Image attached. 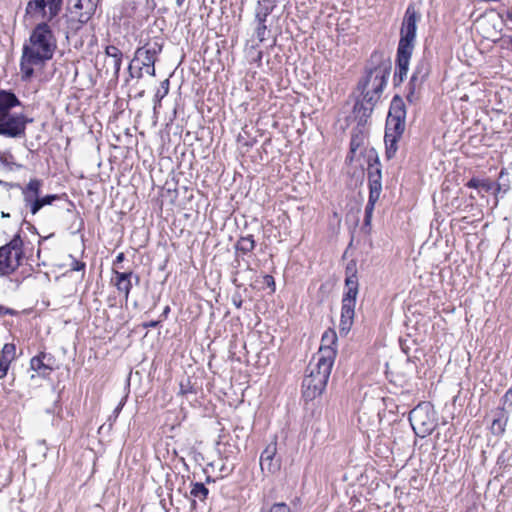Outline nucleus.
I'll return each mask as SVG.
<instances>
[{"label":"nucleus","mask_w":512,"mask_h":512,"mask_svg":"<svg viewBox=\"0 0 512 512\" xmlns=\"http://www.w3.org/2000/svg\"><path fill=\"white\" fill-rule=\"evenodd\" d=\"M56 49L53 34H30L29 41L23 46L20 60L21 78L28 81L34 74V66L50 60Z\"/></svg>","instance_id":"nucleus-1"},{"label":"nucleus","mask_w":512,"mask_h":512,"mask_svg":"<svg viewBox=\"0 0 512 512\" xmlns=\"http://www.w3.org/2000/svg\"><path fill=\"white\" fill-rule=\"evenodd\" d=\"M390 71V59L383 52H374L371 55L366 76L358 84L366 102H377L387 83Z\"/></svg>","instance_id":"nucleus-2"},{"label":"nucleus","mask_w":512,"mask_h":512,"mask_svg":"<svg viewBox=\"0 0 512 512\" xmlns=\"http://www.w3.org/2000/svg\"><path fill=\"white\" fill-rule=\"evenodd\" d=\"M329 357L330 355L326 359L313 357L309 362L302 382L303 397L306 400L315 399L325 390L333 367Z\"/></svg>","instance_id":"nucleus-3"},{"label":"nucleus","mask_w":512,"mask_h":512,"mask_svg":"<svg viewBox=\"0 0 512 512\" xmlns=\"http://www.w3.org/2000/svg\"><path fill=\"white\" fill-rule=\"evenodd\" d=\"M62 0H31L26 7V21L35 25L33 32H52L53 20L61 10Z\"/></svg>","instance_id":"nucleus-4"},{"label":"nucleus","mask_w":512,"mask_h":512,"mask_svg":"<svg viewBox=\"0 0 512 512\" xmlns=\"http://www.w3.org/2000/svg\"><path fill=\"white\" fill-rule=\"evenodd\" d=\"M406 110L405 104L399 96H395L390 104L386 119L385 143L388 157L397 149L396 143L405 130Z\"/></svg>","instance_id":"nucleus-5"},{"label":"nucleus","mask_w":512,"mask_h":512,"mask_svg":"<svg viewBox=\"0 0 512 512\" xmlns=\"http://www.w3.org/2000/svg\"><path fill=\"white\" fill-rule=\"evenodd\" d=\"M345 289L346 290L342 298L339 324V331L341 335L348 334L354 321L356 299L359 291V282L356 271H352L350 274L347 272L345 278Z\"/></svg>","instance_id":"nucleus-6"},{"label":"nucleus","mask_w":512,"mask_h":512,"mask_svg":"<svg viewBox=\"0 0 512 512\" xmlns=\"http://www.w3.org/2000/svg\"><path fill=\"white\" fill-rule=\"evenodd\" d=\"M409 421L415 434L420 438L430 435L437 426V417L430 402H421L409 413Z\"/></svg>","instance_id":"nucleus-7"},{"label":"nucleus","mask_w":512,"mask_h":512,"mask_svg":"<svg viewBox=\"0 0 512 512\" xmlns=\"http://www.w3.org/2000/svg\"><path fill=\"white\" fill-rule=\"evenodd\" d=\"M23 259V241L15 235L9 243L0 247V276L10 277L14 274Z\"/></svg>","instance_id":"nucleus-8"},{"label":"nucleus","mask_w":512,"mask_h":512,"mask_svg":"<svg viewBox=\"0 0 512 512\" xmlns=\"http://www.w3.org/2000/svg\"><path fill=\"white\" fill-rule=\"evenodd\" d=\"M99 0H75L67 14L68 29L77 32L95 13Z\"/></svg>","instance_id":"nucleus-9"},{"label":"nucleus","mask_w":512,"mask_h":512,"mask_svg":"<svg viewBox=\"0 0 512 512\" xmlns=\"http://www.w3.org/2000/svg\"><path fill=\"white\" fill-rule=\"evenodd\" d=\"M0 185L20 189L23 196L24 206L29 209L32 215H36L39 212L38 200L41 194V188L43 186L42 180L37 178L30 179V181L24 187H22L20 184H13L0 180Z\"/></svg>","instance_id":"nucleus-10"},{"label":"nucleus","mask_w":512,"mask_h":512,"mask_svg":"<svg viewBox=\"0 0 512 512\" xmlns=\"http://www.w3.org/2000/svg\"><path fill=\"white\" fill-rule=\"evenodd\" d=\"M28 120L23 114H4L0 116V135L8 138L25 136Z\"/></svg>","instance_id":"nucleus-11"},{"label":"nucleus","mask_w":512,"mask_h":512,"mask_svg":"<svg viewBox=\"0 0 512 512\" xmlns=\"http://www.w3.org/2000/svg\"><path fill=\"white\" fill-rule=\"evenodd\" d=\"M336 343H337V334L335 330L328 329L326 330L321 338V346L319 348V351L316 355L313 357L319 359V358H325L326 356L330 355V362L331 364H334L335 357L337 354L336 350Z\"/></svg>","instance_id":"nucleus-12"},{"label":"nucleus","mask_w":512,"mask_h":512,"mask_svg":"<svg viewBox=\"0 0 512 512\" xmlns=\"http://www.w3.org/2000/svg\"><path fill=\"white\" fill-rule=\"evenodd\" d=\"M277 452V443L271 442L263 450L260 456V467L261 470L267 471L268 473H275L279 470L280 464L274 461V457Z\"/></svg>","instance_id":"nucleus-13"},{"label":"nucleus","mask_w":512,"mask_h":512,"mask_svg":"<svg viewBox=\"0 0 512 512\" xmlns=\"http://www.w3.org/2000/svg\"><path fill=\"white\" fill-rule=\"evenodd\" d=\"M369 192L379 193L382 191V172L381 164L378 158L370 162L367 169Z\"/></svg>","instance_id":"nucleus-14"},{"label":"nucleus","mask_w":512,"mask_h":512,"mask_svg":"<svg viewBox=\"0 0 512 512\" xmlns=\"http://www.w3.org/2000/svg\"><path fill=\"white\" fill-rule=\"evenodd\" d=\"M133 63H137L138 65L145 68L146 73L151 76L155 75V61L156 55H153L148 48L140 47L135 52V57L132 60Z\"/></svg>","instance_id":"nucleus-15"},{"label":"nucleus","mask_w":512,"mask_h":512,"mask_svg":"<svg viewBox=\"0 0 512 512\" xmlns=\"http://www.w3.org/2000/svg\"><path fill=\"white\" fill-rule=\"evenodd\" d=\"M115 275V285L119 292L124 293L125 298L128 299L130 290L132 288V279L135 280V283H139V276L133 274V272H118L114 271Z\"/></svg>","instance_id":"nucleus-16"},{"label":"nucleus","mask_w":512,"mask_h":512,"mask_svg":"<svg viewBox=\"0 0 512 512\" xmlns=\"http://www.w3.org/2000/svg\"><path fill=\"white\" fill-rule=\"evenodd\" d=\"M272 5H262L260 2L258 3V7L256 9V31L264 32L265 30H272L273 27L271 25L272 17L270 12L272 10Z\"/></svg>","instance_id":"nucleus-17"},{"label":"nucleus","mask_w":512,"mask_h":512,"mask_svg":"<svg viewBox=\"0 0 512 512\" xmlns=\"http://www.w3.org/2000/svg\"><path fill=\"white\" fill-rule=\"evenodd\" d=\"M415 36L416 34L402 35L398 44L397 60L410 62V58L415 47Z\"/></svg>","instance_id":"nucleus-18"},{"label":"nucleus","mask_w":512,"mask_h":512,"mask_svg":"<svg viewBox=\"0 0 512 512\" xmlns=\"http://www.w3.org/2000/svg\"><path fill=\"white\" fill-rule=\"evenodd\" d=\"M509 420V413L504 407H498L494 411V419L492 421L490 430L492 434L500 436L504 434Z\"/></svg>","instance_id":"nucleus-19"},{"label":"nucleus","mask_w":512,"mask_h":512,"mask_svg":"<svg viewBox=\"0 0 512 512\" xmlns=\"http://www.w3.org/2000/svg\"><path fill=\"white\" fill-rule=\"evenodd\" d=\"M420 18V13L413 4H410L405 12L401 32H416L417 22Z\"/></svg>","instance_id":"nucleus-20"},{"label":"nucleus","mask_w":512,"mask_h":512,"mask_svg":"<svg viewBox=\"0 0 512 512\" xmlns=\"http://www.w3.org/2000/svg\"><path fill=\"white\" fill-rule=\"evenodd\" d=\"M376 102H366L364 98L362 101H357L354 105L353 114L355 119L358 121V124L362 125L367 122V119L370 117L374 104Z\"/></svg>","instance_id":"nucleus-21"},{"label":"nucleus","mask_w":512,"mask_h":512,"mask_svg":"<svg viewBox=\"0 0 512 512\" xmlns=\"http://www.w3.org/2000/svg\"><path fill=\"white\" fill-rule=\"evenodd\" d=\"M105 54L110 59L109 65L112 69V75L118 78L122 64V52L116 46L109 45L105 49Z\"/></svg>","instance_id":"nucleus-22"},{"label":"nucleus","mask_w":512,"mask_h":512,"mask_svg":"<svg viewBox=\"0 0 512 512\" xmlns=\"http://www.w3.org/2000/svg\"><path fill=\"white\" fill-rule=\"evenodd\" d=\"M18 105H20V101L14 93L6 90L0 91V116L11 114L10 110Z\"/></svg>","instance_id":"nucleus-23"},{"label":"nucleus","mask_w":512,"mask_h":512,"mask_svg":"<svg viewBox=\"0 0 512 512\" xmlns=\"http://www.w3.org/2000/svg\"><path fill=\"white\" fill-rule=\"evenodd\" d=\"M46 357L45 353H40L37 356H34L30 360V368L36 372L41 377H47L50 375L52 368L44 363V359Z\"/></svg>","instance_id":"nucleus-24"},{"label":"nucleus","mask_w":512,"mask_h":512,"mask_svg":"<svg viewBox=\"0 0 512 512\" xmlns=\"http://www.w3.org/2000/svg\"><path fill=\"white\" fill-rule=\"evenodd\" d=\"M256 242L252 235L241 236L235 244V249L242 254L250 253L254 250Z\"/></svg>","instance_id":"nucleus-25"},{"label":"nucleus","mask_w":512,"mask_h":512,"mask_svg":"<svg viewBox=\"0 0 512 512\" xmlns=\"http://www.w3.org/2000/svg\"><path fill=\"white\" fill-rule=\"evenodd\" d=\"M13 155L10 152L0 151V173L12 171L16 165L13 161Z\"/></svg>","instance_id":"nucleus-26"},{"label":"nucleus","mask_w":512,"mask_h":512,"mask_svg":"<svg viewBox=\"0 0 512 512\" xmlns=\"http://www.w3.org/2000/svg\"><path fill=\"white\" fill-rule=\"evenodd\" d=\"M209 490L205 487L203 483H193L192 488L190 490L191 496L194 498H198L200 501H204L208 496Z\"/></svg>","instance_id":"nucleus-27"},{"label":"nucleus","mask_w":512,"mask_h":512,"mask_svg":"<svg viewBox=\"0 0 512 512\" xmlns=\"http://www.w3.org/2000/svg\"><path fill=\"white\" fill-rule=\"evenodd\" d=\"M396 61H397V70L394 75V81L398 80L399 82H402L403 79L407 75L409 62L404 61V60H402V61L396 60Z\"/></svg>","instance_id":"nucleus-28"},{"label":"nucleus","mask_w":512,"mask_h":512,"mask_svg":"<svg viewBox=\"0 0 512 512\" xmlns=\"http://www.w3.org/2000/svg\"><path fill=\"white\" fill-rule=\"evenodd\" d=\"M0 356L13 361L16 357V346L13 343H6L0 351Z\"/></svg>","instance_id":"nucleus-29"},{"label":"nucleus","mask_w":512,"mask_h":512,"mask_svg":"<svg viewBox=\"0 0 512 512\" xmlns=\"http://www.w3.org/2000/svg\"><path fill=\"white\" fill-rule=\"evenodd\" d=\"M163 46V40L160 37H156L153 42H149L146 45H144L145 48H148L149 51L156 55L161 52Z\"/></svg>","instance_id":"nucleus-30"},{"label":"nucleus","mask_w":512,"mask_h":512,"mask_svg":"<svg viewBox=\"0 0 512 512\" xmlns=\"http://www.w3.org/2000/svg\"><path fill=\"white\" fill-rule=\"evenodd\" d=\"M60 199V196L57 194H48L45 196L39 197L38 204H39V210L43 208L46 205H51L54 201Z\"/></svg>","instance_id":"nucleus-31"},{"label":"nucleus","mask_w":512,"mask_h":512,"mask_svg":"<svg viewBox=\"0 0 512 512\" xmlns=\"http://www.w3.org/2000/svg\"><path fill=\"white\" fill-rule=\"evenodd\" d=\"M379 193L369 192V198L365 207V214H373L375 203L379 200Z\"/></svg>","instance_id":"nucleus-32"},{"label":"nucleus","mask_w":512,"mask_h":512,"mask_svg":"<svg viewBox=\"0 0 512 512\" xmlns=\"http://www.w3.org/2000/svg\"><path fill=\"white\" fill-rule=\"evenodd\" d=\"M143 69H145V68L138 65L137 63H133V61H132L128 67L130 77L137 78V79L141 78Z\"/></svg>","instance_id":"nucleus-33"},{"label":"nucleus","mask_w":512,"mask_h":512,"mask_svg":"<svg viewBox=\"0 0 512 512\" xmlns=\"http://www.w3.org/2000/svg\"><path fill=\"white\" fill-rule=\"evenodd\" d=\"M11 362V360L0 356V379L7 375Z\"/></svg>","instance_id":"nucleus-34"},{"label":"nucleus","mask_w":512,"mask_h":512,"mask_svg":"<svg viewBox=\"0 0 512 512\" xmlns=\"http://www.w3.org/2000/svg\"><path fill=\"white\" fill-rule=\"evenodd\" d=\"M269 512H291L290 507L286 503H275Z\"/></svg>","instance_id":"nucleus-35"},{"label":"nucleus","mask_w":512,"mask_h":512,"mask_svg":"<svg viewBox=\"0 0 512 512\" xmlns=\"http://www.w3.org/2000/svg\"><path fill=\"white\" fill-rule=\"evenodd\" d=\"M509 190V185L504 182L495 183V191L494 194L497 195L499 193H506Z\"/></svg>","instance_id":"nucleus-36"},{"label":"nucleus","mask_w":512,"mask_h":512,"mask_svg":"<svg viewBox=\"0 0 512 512\" xmlns=\"http://www.w3.org/2000/svg\"><path fill=\"white\" fill-rule=\"evenodd\" d=\"M24 277H16L14 279L9 278V285L8 287L12 290H16L19 288L20 284L22 283Z\"/></svg>","instance_id":"nucleus-37"},{"label":"nucleus","mask_w":512,"mask_h":512,"mask_svg":"<svg viewBox=\"0 0 512 512\" xmlns=\"http://www.w3.org/2000/svg\"><path fill=\"white\" fill-rule=\"evenodd\" d=\"M481 188L486 192L495 191V183L489 180H482Z\"/></svg>","instance_id":"nucleus-38"},{"label":"nucleus","mask_w":512,"mask_h":512,"mask_svg":"<svg viewBox=\"0 0 512 512\" xmlns=\"http://www.w3.org/2000/svg\"><path fill=\"white\" fill-rule=\"evenodd\" d=\"M85 263L82 262V261H78V260H73L72 264H71V270L73 271H83L85 270Z\"/></svg>","instance_id":"nucleus-39"},{"label":"nucleus","mask_w":512,"mask_h":512,"mask_svg":"<svg viewBox=\"0 0 512 512\" xmlns=\"http://www.w3.org/2000/svg\"><path fill=\"white\" fill-rule=\"evenodd\" d=\"M481 182L482 180L481 179H478V178H471L466 186L469 187V188H474V189H477V188H481Z\"/></svg>","instance_id":"nucleus-40"},{"label":"nucleus","mask_w":512,"mask_h":512,"mask_svg":"<svg viewBox=\"0 0 512 512\" xmlns=\"http://www.w3.org/2000/svg\"><path fill=\"white\" fill-rule=\"evenodd\" d=\"M359 145H360L359 137L357 135L353 136L351 139V142H350L351 152H355L357 150V148L359 147Z\"/></svg>","instance_id":"nucleus-41"},{"label":"nucleus","mask_w":512,"mask_h":512,"mask_svg":"<svg viewBox=\"0 0 512 512\" xmlns=\"http://www.w3.org/2000/svg\"><path fill=\"white\" fill-rule=\"evenodd\" d=\"M264 284H266L268 287H271L273 290L275 289V281L271 275L264 276Z\"/></svg>","instance_id":"nucleus-42"},{"label":"nucleus","mask_w":512,"mask_h":512,"mask_svg":"<svg viewBox=\"0 0 512 512\" xmlns=\"http://www.w3.org/2000/svg\"><path fill=\"white\" fill-rule=\"evenodd\" d=\"M503 401L504 403L510 402V404L512 405V389L506 391V393L503 396Z\"/></svg>","instance_id":"nucleus-43"},{"label":"nucleus","mask_w":512,"mask_h":512,"mask_svg":"<svg viewBox=\"0 0 512 512\" xmlns=\"http://www.w3.org/2000/svg\"><path fill=\"white\" fill-rule=\"evenodd\" d=\"M6 314H10V315H13L14 314V311L10 308H6V307H0V315H6Z\"/></svg>","instance_id":"nucleus-44"},{"label":"nucleus","mask_w":512,"mask_h":512,"mask_svg":"<svg viewBox=\"0 0 512 512\" xmlns=\"http://www.w3.org/2000/svg\"><path fill=\"white\" fill-rule=\"evenodd\" d=\"M158 324H159V321H150L148 323H144L143 326L145 328H155L158 326Z\"/></svg>","instance_id":"nucleus-45"},{"label":"nucleus","mask_w":512,"mask_h":512,"mask_svg":"<svg viewBox=\"0 0 512 512\" xmlns=\"http://www.w3.org/2000/svg\"><path fill=\"white\" fill-rule=\"evenodd\" d=\"M372 215L373 214H365V217H364V225L365 226H369L371 224Z\"/></svg>","instance_id":"nucleus-46"},{"label":"nucleus","mask_w":512,"mask_h":512,"mask_svg":"<svg viewBox=\"0 0 512 512\" xmlns=\"http://www.w3.org/2000/svg\"><path fill=\"white\" fill-rule=\"evenodd\" d=\"M233 301V304L237 307V308H240L241 305H242V300L240 299V297H233L232 299Z\"/></svg>","instance_id":"nucleus-47"},{"label":"nucleus","mask_w":512,"mask_h":512,"mask_svg":"<svg viewBox=\"0 0 512 512\" xmlns=\"http://www.w3.org/2000/svg\"><path fill=\"white\" fill-rule=\"evenodd\" d=\"M168 86H169V81L168 80H165V81L162 82V87L165 89L164 94L168 93Z\"/></svg>","instance_id":"nucleus-48"},{"label":"nucleus","mask_w":512,"mask_h":512,"mask_svg":"<svg viewBox=\"0 0 512 512\" xmlns=\"http://www.w3.org/2000/svg\"><path fill=\"white\" fill-rule=\"evenodd\" d=\"M507 175V172L505 169H501L500 173H499V180H502L504 178V176Z\"/></svg>","instance_id":"nucleus-49"},{"label":"nucleus","mask_w":512,"mask_h":512,"mask_svg":"<svg viewBox=\"0 0 512 512\" xmlns=\"http://www.w3.org/2000/svg\"><path fill=\"white\" fill-rule=\"evenodd\" d=\"M123 259H124V254L123 253L118 254V256L116 257V261L117 262H121V261H123Z\"/></svg>","instance_id":"nucleus-50"},{"label":"nucleus","mask_w":512,"mask_h":512,"mask_svg":"<svg viewBox=\"0 0 512 512\" xmlns=\"http://www.w3.org/2000/svg\"><path fill=\"white\" fill-rule=\"evenodd\" d=\"M165 95H166V94H164V93L161 95V94L159 93V91H158V92L156 93V95H155V98H157V99H158V101H160V100H161Z\"/></svg>","instance_id":"nucleus-51"},{"label":"nucleus","mask_w":512,"mask_h":512,"mask_svg":"<svg viewBox=\"0 0 512 512\" xmlns=\"http://www.w3.org/2000/svg\"><path fill=\"white\" fill-rule=\"evenodd\" d=\"M417 80V76L416 74L414 73L411 77V80H410V85L414 84V82Z\"/></svg>","instance_id":"nucleus-52"},{"label":"nucleus","mask_w":512,"mask_h":512,"mask_svg":"<svg viewBox=\"0 0 512 512\" xmlns=\"http://www.w3.org/2000/svg\"><path fill=\"white\" fill-rule=\"evenodd\" d=\"M184 1H185V0H176V5H177L178 7H181V6L183 5Z\"/></svg>","instance_id":"nucleus-53"},{"label":"nucleus","mask_w":512,"mask_h":512,"mask_svg":"<svg viewBox=\"0 0 512 512\" xmlns=\"http://www.w3.org/2000/svg\"><path fill=\"white\" fill-rule=\"evenodd\" d=\"M121 408H122V405H121V404H119V405L116 407V409H115V411H114V412H115L116 414H118V413H119V411L121 410Z\"/></svg>","instance_id":"nucleus-54"},{"label":"nucleus","mask_w":512,"mask_h":512,"mask_svg":"<svg viewBox=\"0 0 512 512\" xmlns=\"http://www.w3.org/2000/svg\"><path fill=\"white\" fill-rule=\"evenodd\" d=\"M487 40H491L493 42H497L500 40V38H490V37H486Z\"/></svg>","instance_id":"nucleus-55"},{"label":"nucleus","mask_w":512,"mask_h":512,"mask_svg":"<svg viewBox=\"0 0 512 512\" xmlns=\"http://www.w3.org/2000/svg\"><path fill=\"white\" fill-rule=\"evenodd\" d=\"M170 311V308L168 306L165 307L163 314L167 315V313Z\"/></svg>","instance_id":"nucleus-56"},{"label":"nucleus","mask_w":512,"mask_h":512,"mask_svg":"<svg viewBox=\"0 0 512 512\" xmlns=\"http://www.w3.org/2000/svg\"><path fill=\"white\" fill-rule=\"evenodd\" d=\"M412 96H413V92H410V94L407 96V99H408L409 101H412Z\"/></svg>","instance_id":"nucleus-57"},{"label":"nucleus","mask_w":512,"mask_h":512,"mask_svg":"<svg viewBox=\"0 0 512 512\" xmlns=\"http://www.w3.org/2000/svg\"><path fill=\"white\" fill-rule=\"evenodd\" d=\"M47 238L48 237H44V238L40 239L39 244L41 245L42 241L47 240Z\"/></svg>","instance_id":"nucleus-58"},{"label":"nucleus","mask_w":512,"mask_h":512,"mask_svg":"<svg viewBox=\"0 0 512 512\" xmlns=\"http://www.w3.org/2000/svg\"><path fill=\"white\" fill-rule=\"evenodd\" d=\"M2 216H3V217H8V216H9V214H6V213L2 212Z\"/></svg>","instance_id":"nucleus-59"},{"label":"nucleus","mask_w":512,"mask_h":512,"mask_svg":"<svg viewBox=\"0 0 512 512\" xmlns=\"http://www.w3.org/2000/svg\"><path fill=\"white\" fill-rule=\"evenodd\" d=\"M40 253H41V250H40V249H38V251H37V256H38V257H40Z\"/></svg>","instance_id":"nucleus-60"},{"label":"nucleus","mask_w":512,"mask_h":512,"mask_svg":"<svg viewBox=\"0 0 512 512\" xmlns=\"http://www.w3.org/2000/svg\"><path fill=\"white\" fill-rule=\"evenodd\" d=\"M192 505L195 507V505H196V501L195 500L192 501Z\"/></svg>","instance_id":"nucleus-61"}]
</instances>
